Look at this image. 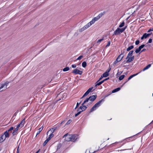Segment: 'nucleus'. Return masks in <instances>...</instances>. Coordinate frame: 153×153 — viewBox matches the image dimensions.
<instances>
[{
	"instance_id": "obj_1",
	"label": "nucleus",
	"mask_w": 153,
	"mask_h": 153,
	"mask_svg": "<svg viewBox=\"0 0 153 153\" xmlns=\"http://www.w3.org/2000/svg\"><path fill=\"white\" fill-rule=\"evenodd\" d=\"M105 13V12H103L99 14L97 16L93 18L92 20L90 22L88 23L87 24L79 29V32H81L89 27L91 25L94 24L96 21H97Z\"/></svg>"
},
{
	"instance_id": "obj_2",
	"label": "nucleus",
	"mask_w": 153,
	"mask_h": 153,
	"mask_svg": "<svg viewBox=\"0 0 153 153\" xmlns=\"http://www.w3.org/2000/svg\"><path fill=\"white\" fill-rule=\"evenodd\" d=\"M105 13V12H103L99 14L97 16L93 18L92 20L90 22L88 23L87 24L79 29V32H81L89 27L91 25L94 24L96 21H97Z\"/></svg>"
},
{
	"instance_id": "obj_3",
	"label": "nucleus",
	"mask_w": 153,
	"mask_h": 153,
	"mask_svg": "<svg viewBox=\"0 0 153 153\" xmlns=\"http://www.w3.org/2000/svg\"><path fill=\"white\" fill-rule=\"evenodd\" d=\"M133 52L134 51L132 50L130 51L128 53L126 59L127 60L126 61V62L124 63V64L130 63L134 60V56H132Z\"/></svg>"
},
{
	"instance_id": "obj_4",
	"label": "nucleus",
	"mask_w": 153,
	"mask_h": 153,
	"mask_svg": "<svg viewBox=\"0 0 153 153\" xmlns=\"http://www.w3.org/2000/svg\"><path fill=\"white\" fill-rule=\"evenodd\" d=\"M133 52L134 51L132 50L130 51L128 53L126 59L127 60L126 61V62L124 63V64L130 63L134 60V56H132Z\"/></svg>"
},
{
	"instance_id": "obj_5",
	"label": "nucleus",
	"mask_w": 153,
	"mask_h": 153,
	"mask_svg": "<svg viewBox=\"0 0 153 153\" xmlns=\"http://www.w3.org/2000/svg\"><path fill=\"white\" fill-rule=\"evenodd\" d=\"M63 138H64L66 141L68 142L71 141V135L68 134V133L66 134L63 136Z\"/></svg>"
},
{
	"instance_id": "obj_6",
	"label": "nucleus",
	"mask_w": 153,
	"mask_h": 153,
	"mask_svg": "<svg viewBox=\"0 0 153 153\" xmlns=\"http://www.w3.org/2000/svg\"><path fill=\"white\" fill-rule=\"evenodd\" d=\"M122 33V31L120 28H117V29L114 32V33L112 34V36L114 35H117L120 34Z\"/></svg>"
},
{
	"instance_id": "obj_7",
	"label": "nucleus",
	"mask_w": 153,
	"mask_h": 153,
	"mask_svg": "<svg viewBox=\"0 0 153 153\" xmlns=\"http://www.w3.org/2000/svg\"><path fill=\"white\" fill-rule=\"evenodd\" d=\"M72 73L75 75L79 74L81 75L82 73V71L77 69H75L72 71Z\"/></svg>"
},
{
	"instance_id": "obj_8",
	"label": "nucleus",
	"mask_w": 153,
	"mask_h": 153,
	"mask_svg": "<svg viewBox=\"0 0 153 153\" xmlns=\"http://www.w3.org/2000/svg\"><path fill=\"white\" fill-rule=\"evenodd\" d=\"M71 141L73 142H75L77 139V136L76 135H71Z\"/></svg>"
},
{
	"instance_id": "obj_9",
	"label": "nucleus",
	"mask_w": 153,
	"mask_h": 153,
	"mask_svg": "<svg viewBox=\"0 0 153 153\" xmlns=\"http://www.w3.org/2000/svg\"><path fill=\"white\" fill-rule=\"evenodd\" d=\"M145 45L144 44H143L140 46L138 48L136 49L135 51V52L136 53H138L144 46Z\"/></svg>"
},
{
	"instance_id": "obj_10",
	"label": "nucleus",
	"mask_w": 153,
	"mask_h": 153,
	"mask_svg": "<svg viewBox=\"0 0 153 153\" xmlns=\"http://www.w3.org/2000/svg\"><path fill=\"white\" fill-rule=\"evenodd\" d=\"M87 108V107L85 105H82L81 106H80L77 109V111H79V110H81L80 111L82 112L83 111L85 110Z\"/></svg>"
},
{
	"instance_id": "obj_11",
	"label": "nucleus",
	"mask_w": 153,
	"mask_h": 153,
	"mask_svg": "<svg viewBox=\"0 0 153 153\" xmlns=\"http://www.w3.org/2000/svg\"><path fill=\"white\" fill-rule=\"evenodd\" d=\"M62 95V100H65L66 97H67V94L66 93H62V92H60V93L57 96H58V95Z\"/></svg>"
},
{
	"instance_id": "obj_12",
	"label": "nucleus",
	"mask_w": 153,
	"mask_h": 153,
	"mask_svg": "<svg viewBox=\"0 0 153 153\" xmlns=\"http://www.w3.org/2000/svg\"><path fill=\"white\" fill-rule=\"evenodd\" d=\"M104 100H105L104 99H102L97 102L96 104H95V105H96L97 107L98 108L102 102H104Z\"/></svg>"
},
{
	"instance_id": "obj_13",
	"label": "nucleus",
	"mask_w": 153,
	"mask_h": 153,
	"mask_svg": "<svg viewBox=\"0 0 153 153\" xmlns=\"http://www.w3.org/2000/svg\"><path fill=\"white\" fill-rule=\"evenodd\" d=\"M97 97V96L96 95H93L90 96L89 97V99H89L90 101H93Z\"/></svg>"
},
{
	"instance_id": "obj_14",
	"label": "nucleus",
	"mask_w": 153,
	"mask_h": 153,
	"mask_svg": "<svg viewBox=\"0 0 153 153\" xmlns=\"http://www.w3.org/2000/svg\"><path fill=\"white\" fill-rule=\"evenodd\" d=\"M18 129L19 128L16 127V128H15L14 130H13V131L12 133L13 136H14L17 134V131H18Z\"/></svg>"
},
{
	"instance_id": "obj_15",
	"label": "nucleus",
	"mask_w": 153,
	"mask_h": 153,
	"mask_svg": "<svg viewBox=\"0 0 153 153\" xmlns=\"http://www.w3.org/2000/svg\"><path fill=\"white\" fill-rule=\"evenodd\" d=\"M2 134H4V135L5 139L6 138H8L10 137V133L7 132V131H5Z\"/></svg>"
},
{
	"instance_id": "obj_16",
	"label": "nucleus",
	"mask_w": 153,
	"mask_h": 153,
	"mask_svg": "<svg viewBox=\"0 0 153 153\" xmlns=\"http://www.w3.org/2000/svg\"><path fill=\"white\" fill-rule=\"evenodd\" d=\"M124 56L122 53H121L117 57V59L120 61H121Z\"/></svg>"
},
{
	"instance_id": "obj_17",
	"label": "nucleus",
	"mask_w": 153,
	"mask_h": 153,
	"mask_svg": "<svg viewBox=\"0 0 153 153\" xmlns=\"http://www.w3.org/2000/svg\"><path fill=\"white\" fill-rule=\"evenodd\" d=\"M138 74V73H137V74H133V75H131V76H130L128 78V80L126 81V82H125L123 85H124V84H125L129 80H130L132 78H133V77L136 76V75H137V74Z\"/></svg>"
},
{
	"instance_id": "obj_18",
	"label": "nucleus",
	"mask_w": 153,
	"mask_h": 153,
	"mask_svg": "<svg viewBox=\"0 0 153 153\" xmlns=\"http://www.w3.org/2000/svg\"><path fill=\"white\" fill-rule=\"evenodd\" d=\"M99 81H97L95 83V87H96L97 86L100 85L102 84L104 82L103 80L101 81L100 82H99Z\"/></svg>"
},
{
	"instance_id": "obj_19",
	"label": "nucleus",
	"mask_w": 153,
	"mask_h": 153,
	"mask_svg": "<svg viewBox=\"0 0 153 153\" xmlns=\"http://www.w3.org/2000/svg\"><path fill=\"white\" fill-rule=\"evenodd\" d=\"M5 139V138H4V134L0 135V143L3 142Z\"/></svg>"
},
{
	"instance_id": "obj_20",
	"label": "nucleus",
	"mask_w": 153,
	"mask_h": 153,
	"mask_svg": "<svg viewBox=\"0 0 153 153\" xmlns=\"http://www.w3.org/2000/svg\"><path fill=\"white\" fill-rule=\"evenodd\" d=\"M152 33H145L143 35L144 36L145 39H146L147 37L149 36H150L152 34Z\"/></svg>"
},
{
	"instance_id": "obj_21",
	"label": "nucleus",
	"mask_w": 153,
	"mask_h": 153,
	"mask_svg": "<svg viewBox=\"0 0 153 153\" xmlns=\"http://www.w3.org/2000/svg\"><path fill=\"white\" fill-rule=\"evenodd\" d=\"M120 89V87L117 88L112 91V93H114L119 91Z\"/></svg>"
},
{
	"instance_id": "obj_22",
	"label": "nucleus",
	"mask_w": 153,
	"mask_h": 153,
	"mask_svg": "<svg viewBox=\"0 0 153 153\" xmlns=\"http://www.w3.org/2000/svg\"><path fill=\"white\" fill-rule=\"evenodd\" d=\"M97 108V107L96 105L95 104L94 106L91 108L90 110V112H92L95 110H96Z\"/></svg>"
},
{
	"instance_id": "obj_23",
	"label": "nucleus",
	"mask_w": 153,
	"mask_h": 153,
	"mask_svg": "<svg viewBox=\"0 0 153 153\" xmlns=\"http://www.w3.org/2000/svg\"><path fill=\"white\" fill-rule=\"evenodd\" d=\"M13 127H11L7 130L6 131H7V132H8V133H11L12 132V130L13 131Z\"/></svg>"
},
{
	"instance_id": "obj_24",
	"label": "nucleus",
	"mask_w": 153,
	"mask_h": 153,
	"mask_svg": "<svg viewBox=\"0 0 153 153\" xmlns=\"http://www.w3.org/2000/svg\"><path fill=\"white\" fill-rule=\"evenodd\" d=\"M151 64H149L148 65H147L144 68H143V71H144L148 69L151 67Z\"/></svg>"
},
{
	"instance_id": "obj_25",
	"label": "nucleus",
	"mask_w": 153,
	"mask_h": 153,
	"mask_svg": "<svg viewBox=\"0 0 153 153\" xmlns=\"http://www.w3.org/2000/svg\"><path fill=\"white\" fill-rule=\"evenodd\" d=\"M102 77H105L108 76L109 75V74L107 72L104 73L102 75Z\"/></svg>"
},
{
	"instance_id": "obj_26",
	"label": "nucleus",
	"mask_w": 153,
	"mask_h": 153,
	"mask_svg": "<svg viewBox=\"0 0 153 153\" xmlns=\"http://www.w3.org/2000/svg\"><path fill=\"white\" fill-rule=\"evenodd\" d=\"M56 128H51V129H50L48 132H47V133L49 132H51V133H52L53 134V132L54 131H55V130H56Z\"/></svg>"
},
{
	"instance_id": "obj_27",
	"label": "nucleus",
	"mask_w": 153,
	"mask_h": 153,
	"mask_svg": "<svg viewBox=\"0 0 153 153\" xmlns=\"http://www.w3.org/2000/svg\"><path fill=\"white\" fill-rule=\"evenodd\" d=\"M25 123V119H24L19 124H20V125L21 126V127H22L24 126Z\"/></svg>"
},
{
	"instance_id": "obj_28",
	"label": "nucleus",
	"mask_w": 153,
	"mask_h": 153,
	"mask_svg": "<svg viewBox=\"0 0 153 153\" xmlns=\"http://www.w3.org/2000/svg\"><path fill=\"white\" fill-rule=\"evenodd\" d=\"M134 47V46L133 45H131L128 48L126 49V51H129L131 50V49L133 48Z\"/></svg>"
},
{
	"instance_id": "obj_29",
	"label": "nucleus",
	"mask_w": 153,
	"mask_h": 153,
	"mask_svg": "<svg viewBox=\"0 0 153 153\" xmlns=\"http://www.w3.org/2000/svg\"><path fill=\"white\" fill-rule=\"evenodd\" d=\"M87 65V63L86 62L84 61L82 63V66L83 68H85Z\"/></svg>"
},
{
	"instance_id": "obj_30",
	"label": "nucleus",
	"mask_w": 153,
	"mask_h": 153,
	"mask_svg": "<svg viewBox=\"0 0 153 153\" xmlns=\"http://www.w3.org/2000/svg\"><path fill=\"white\" fill-rule=\"evenodd\" d=\"M69 68L68 67H66L63 69V71L64 72L67 71L69 70Z\"/></svg>"
},
{
	"instance_id": "obj_31",
	"label": "nucleus",
	"mask_w": 153,
	"mask_h": 153,
	"mask_svg": "<svg viewBox=\"0 0 153 153\" xmlns=\"http://www.w3.org/2000/svg\"><path fill=\"white\" fill-rule=\"evenodd\" d=\"M125 24V23L124 21H123L122 23H120L119 26V27L121 28L123 27Z\"/></svg>"
},
{
	"instance_id": "obj_32",
	"label": "nucleus",
	"mask_w": 153,
	"mask_h": 153,
	"mask_svg": "<svg viewBox=\"0 0 153 153\" xmlns=\"http://www.w3.org/2000/svg\"><path fill=\"white\" fill-rule=\"evenodd\" d=\"M125 76L124 75L120 76L119 78V80H122L124 78Z\"/></svg>"
},
{
	"instance_id": "obj_33",
	"label": "nucleus",
	"mask_w": 153,
	"mask_h": 153,
	"mask_svg": "<svg viewBox=\"0 0 153 153\" xmlns=\"http://www.w3.org/2000/svg\"><path fill=\"white\" fill-rule=\"evenodd\" d=\"M134 136H132V137H128V138H126V140H128V141H127V142H128L130 140H131V138L134 137Z\"/></svg>"
},
{
	"instance_id": "obj_34",
	"label": "nucleus",
	"mask_w": 153,
	"mask_h": 153,
	"mask_svg": "<svg viewBox=\"0 0 153 153\" xmlns=\"http://www.w3.org/2000/svg\"><path fill=\"white\" fill-rule=\"evenodd\" d=\"M127 27V26H125L124 27H123L122 28H120V29L122 31V33H123L126 29V28Z\"/></svg>"
},
{
	"instance_id": "obj_35",
	"label": "nucleus",
	"mask_w": 153,
	"mask_h": 153,
	"mask_svg": "<svg viewBox=\"0 0 153 153\" xmlns=\"http://www.w3.org/2000/svg\"><path fill=\"white\" fill-rule=\"evenodd\" d=\"M78 111V112L76 114H75V117H76L77 116L79 115L80 113L82 112V111H80V110H79V111Z\"/></svg>"
},
{
	"instance_id": "obj_36",
	"label": "nucleus",
	"mask_w": 153,
	"mask_h": 153,
	"mask_svg": "<svg viewBox=\"0 0 153 153\" xmlns=\"http://www.w3.org/2000/svg\"><path fill=\"white\" fill-rule=\"evenodd\" d=\"M78 111V112L76 114H75V117H76L77 116L79 115L80 113L82 112V111H80V110H79V111Z\"/></svg>"
},
{
	"instance_id": "obj_37",
	"label": "nucleus",
	"mask_w": 153,
	"mask_h": 153,
	"mask_svg": "<svg viewBox=\"0 0 153 153\" xmlns=\"http://www.w3.org/2000/svg\"><path fill=\"white\" fill-rule=\"evenodd\" d=\"M78 111V112L76 114H75V117H76L77 116L79 115L80 113L82 112V111H80V110H79V111Z\"/></svg>"
},
{
	"instance_id": "obj_38",
	"label": "nucleus",
	"mask_w": 153,
	"mask_h": 153,
	"mask_svg": "<svg viewBox=\"0 0 153 153\" xmlns=\"http://www.w3.org/2000/svg\"><path fill=\"white\" fill-rule=\"evenodd\" d=\"M78 111V112L76 114H75V117H76L77 116L79 115L80 113L82 112V111H80V110H79V111Z\"/></svg>"
},
{
	"instance_id": "obj_39",
	"label": "nucleus",
	"mask_w": 153,
	"mask_h": 153,
	"mask_svg": "<svg viewBox=\"0 0 153 153\" xmlns=\"http://www.w3.org/2000/svg\"><path fill=\"white\" fill-rule=\"evenodd\" d=\"M126 51V49H123L121 51V53H122L124 56V53Z\"/></svg>"
},
{
	"instance_id": "obj_40",
	"label": "nucleus",
	"mask_w": 153,
	"mask_h": 153,
	"mask_svg": "<svg viewBox=\"0 0 153 153\" xmlns=\"http://www.w3.org/2000/svg\"><path fill=\"white\" fill-rule=\"evenodd\" d=\"M72 122L71 120H69L66 123V125H68L70 124Z\"/></svg>"
},
{
	"instance_id": "obj_41",
	"label": "nucleus",
	"mask_w": 153,
	"mask_h": 153,
	"mask_svg": "<svg viewBox=\"0 0 153 153\" xmlns=\"http://www.w3.org/2000/svg\"><path fill=\"white\" fill-rule=\"evenodd\" d=\"M83 56L82 55L79 56L78 58L76 59V60H80L82 58Z\"/></svg>"
},
{
	"instance_id": "obj_42",
	"label": "nucleus",
	"mask_w": 153,
	"mask_h": 153,
	"mask_svg": "<svg viewBox=\"0 0 153 153\" xmlns=\"http://www.w3.org/2000/svg\"><path fill=\"white\" fill-rule=\"evenodd\" d=\"M120 61L117 58L116 60L114 62V64L115 65L117 63L119 62Z\"/></svg>"
},
{
	"instance_id": "obj_43",
	"label": "nucleus",
	"mask_w": 153,
	"mask_h": 153,
	"mask_svg": "<svg viewBox=\"0 0 153 153\" xmlns=\"http://www.w3.org/2000/svg\"><path fill=\"white\" fill-rule=\"evenodd\" d=\"M93 88V87L90 88L88 89L87 91L89 93L91 91Z\"/></svg>"
},
{
	"instance_id": "obj_44",
	"label": "nucleus",
	"mask_w": 153,
	"mask_h": 153,
	"mask_svg": "<svg viewBox=\"0 0 153 153\" xmlns=\"http://www.w3.org/2000/svg\"><path fill=\"white\" fill-rule=\"evenodd\" d=\"M103 40V38H102V39H99L97 42V43H99L100 42L102 41Z\"/></svg>"
},
{
	"instance_id": "obj_45",
	"label": "nucleus",
	"mask_w": 153,
	"mask_h": 153,
	"mask_svg": "<svg viewBox=\"0 0 153 153\" xmlns=\"http://www.w3.org/2000/svg\"><path fill=\"white\" fill-rule=\"evenodd\" d=\"M9 82L8 81H7L5 82L4 83V84H5V86L6 85V88H7V86L8 85V84L9 83Z\"/></svg>"
},
{
	"instance_id": "obj_46",
	"label": "nucleus",
	"mask_w": 153,
	"mask_h": 153,
	"mask_svg": "<svg viewBox=\"0 0 153 153\" xmlns=\"http://www.w3.org/2000/svg\"><path fill=\"white\" fill-rule=\"evenodd\" d=\"M48 141H47L46 140L45 142H44L43 144V146H45L47 144V143H48Z\"/></svg>"
},
{
	"instance_id": "obj_47",
	"label": "nucleus",
	"mask_w": 153,
	"mask_h": 153,
	"mask_svg": "<svg viewBox=\"0 0 153 153\" xmlns=\"http://www.w3.org/2000/svg\"><path fill=\"white\" fill-rule=\"evenodd\" d=\"M111 43V42L110 41H108V42L106 46V47H108L110 46Z\"/></svg>"
},
{
	"instance_id": "obj_48",
	"label": "nucleus",
	"mask_w": 153,
	"mask_h": 153,
	"mask_svg": "<svg viewBox=\"0 0 153 153\" xmlns=\"http://www.w3.org/2000/svg\"><path fill=\"white\" fill-rule=\"evenodd\" d=\"M140 43V41L139 40H137L135 42V45H137L139 44Z\"/></svg>"
},
{
	"instance_id": "obj_49",
	"label": "nucleus",
	"mask_w": 153,
	"mask_h": 153,
	"mask_svg": "<svg viewBox=\"0 0 153 153\" xmlns=\"http://www.w3.org/2000/svg\"><path fill=\"white\" fill-rule=\"evenodd\" d=\"M89 99V98H87L84 101V102H88V101H89V100H90L89 99Z\"/></svg>"
},
{
	"instance_id": "obj_50",
	"label": "nucleus",
	"mask_w": 153,
	"mask_h": 153,
	"mask_svg": "<svg viewBox=\"0 0 153 153\" xmlns=\"http://www.w3.org/2000/svg\"><path fill=\"white\" fill-rule=\"evenodd\" d=\"M53 136V134L52 133H51V134L49 135V137L51 138Z\"/></svg>"
},
{
	"instance_id": "obj_51",
	"label": "nucleus",
	"mask_w": 153,
	"mask_h": 153,
	"mask_svg": "<svg viewBox=\"0 0 153 153\" xmlns=\"http://www.w3.org/2000/svg\"><path fill=\"white\" fill-rule=\"evenodd\" d=\"M152 39H150L148 41V42L147 43H151L152 42Z\"/></svg>"
},
{
	"instance_id": "obj_52",
	"label": "nucleus",
	"mask_w": 153,
	"mask_h": 153,
	"mask_svg": "<svg viewBox=\"0 0 153 153\" xmlns=\"http://www.w3.org/2000/svg\"><path fill=\"white\" fill-rule=\"evenodd\" d=\"M76 64H73L71 65V67L73 68H75L76 67Z\"/></svg>"
},
{
	"instance_id": "obj_53",
	"label": "nucleus",
	"mask_w": 153,
	"mask_h": 153,
	"mask_svg": "<svg viewBox=\"0 0 153 153\" xmlns=\"http://www.w3.org/2000/svg\"><path fill=\"white\" fill-rule=\"evenodd\" d=\"M81 102H80L79 103H78V102H77V103L76 106V108H77V107H78L79 106V105L81 103Z\"/></svg>"
},
{
	"instance_id": "obj_54",
	"label": "nucleus",
	"mask_w": 153,
	"mask_h": 153,
	"mask_svg": "<svg viewBox=\"0 0 153 153\" xmlns=\"http://www.w3.org/2000/svg\"><path fill=\"white\" fill-rule=\"evenodd\" d=\"M146 51V49L145 48H143L140 51V53H142L143 52L145 51Z\"/></svg>"
},
{
	"instance_id": "obj_55",
	"label": "nucleus",
	"mask_w": 153,
	"mask_h": 153,
	"mask_svg": "<svg viewBox=\"0 0 153 153\" xmlns=\"http://www.w3.org/2000/svg\"><path fill=\"white\" fill-rule=\"evenodd\" d=\"M43 126L41 127L40 128H39V131H40V132L42 131V130L43 129Z\"/></svg>"
},
{
	"instance_id": "obj_56",
	"label": "nucleus",
	"mask_w": 153,
	"mask_h": 153,
	"mask_svg": "<svg viewBox=\"0 0 153 153\" xmlns=\"http://www.w3.org/2000/svg\"><path fill=\"white\" fill-rule=\"evenodd\" d=\"M109 79V77L106 78L104 79V80H103V81L104 82L105 81H106L108 80Z\"/></svg>"
},
{
	"instance_id": "obj_57",
	"label": "nucleus",
	"mask_w": 153,
	"mask_h": 153,
	"mask_svg": "<svg viewBox=\"0 0 153 153\" xmlns=\"http://www.w3.org/2000/svg\"><path fill=\"white\" fill-rule=\"evenodd\" d=\"M51 139V138L49 137L48 138L46 139V140H47V141L48 142Z\"/></svg>"
},
{
	"instance_id": "obj_58",
	"label": "nucleus",
	"mask_w": 153,
	"mask_h": 153,
	"mask_svg": "<svg viewBox=\"0 0 153 153\" xmlns=\"http://www.w3.org/2000/svg\"><path fill=\"white\" fill-rule=\"evenodd\" d=\"M103 77H102V75L101 76V77L99 78V80H98V81H100V80H101L102 78Z\"/></svg>"
},
{
	"instance_id": "obj_59",
	"label": "nucleus",
	"mask_w": 153,
	"mask_h": 153,
	"mask_svg": "<svg viewBox=\"0 0 153 153\" xmlns=\"http://www.w3.org/2000/svg\"><path fill=\"white\" fill-rule=\"evenodd\" d=\"M89 94V93L88 92H87V91H86L85 93L84 94H85L86 96L88 94Z\"/></svg>"
},
{
	"instance_id": "obj_60",
	"label": "nucleus",
	"mask_w": 153,
	"mask_h": 153,
	"mask_svg": "<svg viewBox=\"0 0 153 153\" xmlns=\"http://www.w3.org/2000/svg\"><path fill=\"white\" fill-rule=\"evenodd\" d=\"M21 126L20 125V124H19L17 125L16 127L19 128Z\"/></svg>"
},
{
	"instance_id": "obj_61",
	"label": "nucleus",
	"mask_w": 153,
	"mask_h": 153,
	"mask_svg": "<svg viewBox=\"0 0 153 153\" xmlns=\"http://www.w3.org/2000/svg\"><path fill=\"white\" fill-rule=\"evenodd\" d=\"M152 29H149L147 31V32L149 33V32H150L152 31Z\"/></svg>"
},
{
	"instance_id": "obj_62",
	"label": "nucleus",
	"mask_w": 153,
	"mask_h": 153,
	"mask_svg": "<svg viewBox=\"0 0 153 153\" xmlns=\"http://www.w3.org/2000/svg\"><path fill=\"white\" fill-rule=\"evenodd\" d=\"M40 132H41L40 131H38L37 132V133H36V136L37 135L39 134L40 133Z\"/></svg>"
},
{
	"instance_id": "obj_63",
	"label": "nucleus",
	"mask_w": 153,
	"mask_h": 153,
	"mask_svg": "<svg viewBox=\"0 0 153 153\" xmlns=\"http://www.w3.org/2000/svg\"><path fill=\"white\" fill-rule=\"evenodd\" d=\"M144 39H145V38H144V36L143 35V36L141 37V40H143Z\"/></svg>"
},
{
	"instance_id": "obj_64",
	"label": "nucleus",
	"mask_w": 153,
	"mask_h": 153,
	"mask_svg": "<svg viewBox=\"0 0 153 153\" xmlns=\"http://www.w3.org/2000/svg\"><path fill=\"white\" fill-rule=\"evenodd\" d=\"M124 140V142H125V143H126V142H127V141H128V140H126V139H125Z\"/></svg>"
}]
</instances>
